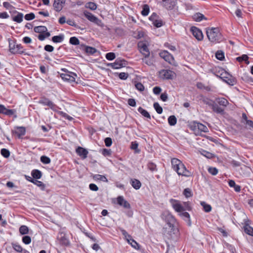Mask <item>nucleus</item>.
I'll return each instance as SVG.
<instances>
[{
  "instance_id": "18",
  "label": "nucleus",
  "mask_w": 253,
  "mask_h": 253,
  "mask_svg": "<svg viewBox=\"0 0 253 253\" xmlns=\"http://www.w3.org/2000/svg\"><path fill=\"white\" fill-rule=\"evenodd\" d=\"M77 154L83 159H85L87 157L88 151L82 147L79 146L76 150Z\"/></svg>"
},
{
  "instance_id": "43",
  "label": "nucleus",
  "mask_w": 253,
  "mask_h": 253,
  "mask_svg": "<svg viewBox=\"0 0 253 253\" xmlns=\"http://www.w3.org/2000/svg\"><path fill=\"white\" fill-rule=\"evenodd\" d=\"M85 7L92 10H94L97 8V5L95 3L93 2H88L86 3Z\"/></svg>"
},
{
  "instance_id": "14",
  "label": "nucleus",
  "mask_w": 253,
  "mask_h": 253,
  "mask_svg": "<svg viewBox=\"0 0 253 253\" xmlns=\"http://www.w3.org/2000/svg\"><path fill=\"white\" fill-rule=\"evenodd\" d=\"M66 0H54L53 7L54 10L60 12L65 5Z\"/></svg>"
},
{
  "instance_id": "33",
  "label": "nucleus",
  "mask_w": 253,
  "mask_h": 253,
  "mask_svg": "<svg viewBox=\"0 0 253 253\" xmlns=\"http://www.w3.org/2000/svg\"><path fill=\"white\" fill-rule=\"evenodd\" d=\"M138 111L142 114L144 117L150 119L151 117L149 113L145 109L142 108L141 107H139L138 109Z\"/></svg>"
},
{
  "instance_id": "58",
  "label": "nucleus",
  "mask_w": 253,
  "mask_h": 253,
  "mask_svg": "<svg viewBox=\"0 0 253 253\" xmlns=\"http://www.w3.org/2000/svg\"><path fill=\"white\" fill-rule=\"evenodd\" d=\"M57 113L60 116H61L62 117H63L66 119H67L69 121H72V120H73V118L72 117L69 116L68 114H67L66 113H65L62 111H57Z\"/></svg>"
},
{
  "instance_id": "17",
  "label": "nucleus",
  "mask_w": 253,
  "mask_h": 253,
  "mask_svg": "<svg viewBox=\"0 0 253 253\" xmlns=\"http://www.w3.org/2000/svg\"><path fill=\"white\" fill-rule=\"evenodd\" d=\"M191 133H193L195 135H203V133L209 131L208 127H203V129H200V127H189Z\"/></svg>"
},
{
  "instance_id": "31",
  "label": "nucleus",
  "mask_w": 253,
  "mask_h": 253,
  "mask_svg": "<svg viewBox=\"0 0 253 253\" xmlns=\"http://www.w3.org/2000/svg\"><path fill=\"white\" fill-rule=\"evenodd\" d=\"M64 36L61 34L58 36H55L52 38V41L55 43L61 42L64 40Z\"/></svg>"
},
{
  "instance_id": "29",
  "label": "nucleus",
  "mask_w": 253,
  "mask_h": 253,
  "mask_svg": "<svg viewBox=\"0 0 253 253\" xmlns=\"http://www.w3.org/2000/svg\"><path fill=\"white\" fill-rule=\"evenodd\" d=\"M142 61L148 66H151L153 64V60L149 56L144 55V57L142 59Z\"/></svg>"
},
{
  "instance_id": "9",
  "label": "nucleus",
  "mask_w": 253,
  "mask_h": 253,
  "mask_svg": "<svg viewBox=\"0 0 253 253\" xmlns=\"http://www.w3.org/2000/svg\"><path fill=\"white\" fill-rule=\"evenodd\" d=\"M39 103L42 104L43 105L48 106L51 109H52L54 111H57V110L59 109V107L54 104L52 101L49 100L47 98H41L39 101Z\"/></svg>"
},
{
  "instance_id": "54",
  "label": "nucleus",
  "mask_w": 253,
  "mask_h": 253,
  "mask_svg": "<svg viewBox=\"0 0 253 253\" xmlns=\"http://www.w3.org/2000/svg\"><path fill=\"white\" fill-rule=\"evenodd\" d=\"M41 161L44 164H48L50 163V159L46 156H42L41 157Z\"/></svg>"
},
{
  "instance_id": "53",
  "label": "nucleus",
  "mask_w": 253,
  "mask_h": 253,
  "mask_svg": "<svg viewBox=\"0 0 253 253\" xmlns=\"http://www.w3.org/2000/svg\"><path fill=\"white\" fill-rule=\"evenodd\" d=\"M204 18H205L204 15L203 14H201V13H196L194 16V19L196 21H201Z\"/></svg>"
},
{
  "instance_id": "34",
  "label": "nucleus",
  "mask_w": 253,
  "mask_h": 253,
  "mask_svg": "<svg viewBox=\"0 0 253 253\" xmlns=\"http://www.w3.org/2000/svg\"><path fill=\"white\" fill-rule=\"evenodd\" d=\"M23 46L21 44H16V50H14L13 48H12V50H13V54H21V53H23L24 52L23 50Z\"/></svg>"
},
{
  "instance_id": "23",
  "label": "nucleus",
  "mask_w": 253,
  "mask_h": 253,
  "mask_svg": "<svg viewBox=\"0 0 253 253\" xmlns=\"http://www.w3.org/2000/svg\"><path fill=\"white\" fill-rule=\"evenodd\" d=\"M178 215L182 217L184 220L188 223L189 225H191L190 216V214L186 211H182Z\"/></svg>"
},
{
  "instance_id": "44",
  "label": "nucleus",
  "mask_w": 253,
  "mask_h": 253,
  "mask_svg": "<svg viewBox=\"0 0 253 253\" xmlns=\"http://www.w3.org/2000/svg\"><path fill=\"white\" fill-rule=\"evenodd\" d=\"M59 242L60 244L64 246H68L69 245V241L67 238L63 236L60 238Z\"/></svg>"
},
{
  "instance_id": "48",
  "label": "nucleus",
  "mask_w": 253,
  "mask_h": 253,
  "mask_svg": "<svg viewBox=\"0 0 253 253\" xmlns=\"http://www.w3.org/2000/svg\"><path fill=\"white\" fill-rule=\"evenodd\" d=\"M154 108L156 110V112L159 114H161L163 112V108L162 107H161L159 105V104L157 102H155L154 103Z\"/></svg>"
},
{
  "instance_id": "46",
  "label": "nucleus",
  "mask_w": 253,
  "mask_h": 253,
  "mask_svg": "<svg viewBox=\"0 0 253 253\" xmlns=\"http://www.w3.org/2000/svg\"><path fill=\"white\" fill-rule=\"evenodd\" d=\"M0 153L1 155L5 158H7L10 156L9 151L5 148H2L0 150Z\"/></svg>"
},
{
  "instance_id": "56",
  "label": "nucleus",
  "mask_w": 253,
  "mask_h": 253,
  "mask_svg": "<svg viewBox=\"0 0 253 253\" xmlns=\"http://www.w3.org/2000/svg\"><path fill=\"white\" fill-rule=\"evenodd\" d=\"M22 242L26 245H29L31 242V238L30 236L26 235L23 237Z\"/></svg>"
},
{
  "instance_id": "62",
  "label": "nucleus",
  "mask_w": 253,
  "mask_h": 253,
  "mask_svg": "<svg viewBox=\"0 0 253 253\" xmlns=\"http://www.w3.org/2000/svg\"><path fill=\"white\" fill-rule=\"evenodd\" d=\"M12 247L13 249L17 252H22L23 251L22 247L19 244H13Z\"/></svg>"
},
{
  "instance_id": "8",
  "label": "nucleus",
  "mask_w": 253,
  "mask_h": 253,
  "mask_svg": "<svg viewBox=\"0 0 253 253\" xmlns=\"http://www.w3.org/2000/svg\"><path fill=\"white\" fill-rule=\"evenodd\" d=\"M126 61L125 60L118 58L115 62L107 64V66L111 67L113 69H118L126 66Z\"/></svg>"
},
{
  "instance_id": "51",
  "label": "nucleus",
  "mask_w": 253,
  "mask_h": 253,
  "mask_svg": "<svg viewBox=\"0 0 253 253\" xmlns=\"http://www.w3.org/2000/svg\"><path fill=\"white\" fill-rule=\"evenodd\" d=\"M218 103L220 105L226 107L228 104L229 102L227 99L224 98H219Z\"/></svg>"
},
{
  "instance_id": "40",
  "label": "nucleus",
  "mask_w": 253,
  "mask_h": 253,
  "mask_svg": "<svg viewBox=\"0 0 253 253\" xmlns=\"http://www.w3.org/2000/svg\"><path fill=\"white\" fill-rule=\"evenodd\" d=\"M227 77L228 78L226 81L227 84L230 85H233L236 84V80L235 78L233 77L230 75H229Z\"/></svg>"
},
{
  "instance_id": "30",
  "label": "nucleus",
  "mask_w": 253,
  "mask_h": 253,
  "mask_svg": "<svg viewBox=\"0 0 253 253\" xmlns=\"http://www.w3.org/2000/svg\"><path fill=\"white\" fill-rule=\"evenodd\" d=\"M228 184L230 187H233L234 188V190L236 192H239L241 190V186L236 184L235 181L233 180H230L228 182Z\"/></svg>"
},
{
  "instance_id": "26",
  "label": "nucleus",
  "mask_w": 253,
  "mask_h": 253,
  "mask_svg": "<svg viewBox=\"0 0 253 253\" xmlns=\"http://www.w3.org/2000/svg\"><path fill=\"white\" fill-rule=\"evenodd\" d=\"M34 30L35 32L40 34L48 32L47 28L44 26H36L34 28Z\"/></svg>"
},
{
  "instance_id": "52",
  "label": "nucleus",
  "mask_w": 253,
  "mask_h": 253,
  "mask_svg": "<svg viewBox=\"0 0 253 253\" xmlns=\"http://www.w3.org/2000/svg\"><path fill=\"white\" fill-rule=\"evenodd\" d=\"M50 36V33L49 32H46V33H44L43 34H40L38 37V38L39 40L40 41H43L45 38H48L49 37V36Z\"/></svg>"
},
{
  "instance_id": "4",
  "label": "nucleus",
  "mask_w": 253,
  "mask_h": 253,
  "mask_svg": "<svg viewBox=\"0 0 253 253\" xmlns=\"http://www.w3.org/2000/svg\"><path fill=\"white\" fill-rule=\"evenodd\" d=\"M161 218L166 223V226H177L176 219L169 211H164L161 214Z\"/></svg>"
},
{
  "instance_id": "64",
  "label": "nucleus",
  "mask_w": 253,
  "mask_h": 253,
  "mask_svg": "<svg viewBox=\"0 0 253 253\" xmlns=\"http://www.w3.org/2000/svg\"><path fill=\"white\" fill-rule=\"evenodd\" d=\"M135 88L140 91H142L144 90V86L141 83H136L135 84Z\"/></svg>"
},
{
  "instance_id": "25",
  "label": "nucleus",
  "mask_w": 253,
  "mask_h": 253,
  "mask_svg": "<svg viewBox=\"0 0 253 253\" xmlns=\"http://www.w3.org/2000/svg\"><path fill=\"white\" fill-rule=\"evenodd\" d=\"M92 178L95 181H101L105 182H107L108 179L105 175L100 174H94L92 176Z\"/></svg>"
},
{
  "instance_id": "63",
  "label": "nucleus",
  "mask_w": 253,
  "mask_h": 253,
  "mask_svg": "<svg viewBox=\"0 0 253 253\" xmlns=\"http://www.w3.org/2000/svg\"><path fill=\"white\" fill-rule=\"evenodd\" d=\"M208 171L211 174L213 175H215L217 174L218 171V169L215 168L210 167L208 169Z\"/></svg>"
},
{
  "instance_id": "7",
  "label": "nucleus",
  "mask_w": 253,
  "mask_h": 253,
  "mask_svg": "<svg viewBox=\"0 0 253 253\" xmlns=\"http://www.w3.org/2000/svg\"><path fill=\"white\" fill-rule=\"evenodd\" d=\"M0 114H3L8 117L13 116L15 118L17 117L16 110L8 109L2 104H0Z\"/></svg>"
},
{
  "instance_id": "50",
  "label": "nucleus",
  "mask_w": 253,
  "mask_h": 253,
  "mask_svg": "<svg viewBox=\"0 0 253 253\" xmlns=\"http://www.w3.org/2000/svg\"><path fill=\"white\" fill-rule=\"evenodd\" d=\"M215 57L219 60H223L224 58V53L222 51H217L215 54Z\"/></svg>"
},
{
  "instance_id": "6",
  "label": "nucleus",
  "mask_w": 253,
  "mask_h": 253,
  "mask_svg": "<svg viewBox=\"0 0 253 253\" xmlns=\"http://www.w3.org/2000/svg\"><path fill=\"white\" fill-rule=\"evenodd\" d=\"M159 54L161 58H163L166 61L168 62L170 64L174 66H176L177 65L173 56L167 51L164 50L161 51Z\"/></svg>"
},
{
  "instance_id": "21",
  "label": "nucleus",
  "mask_w": 253,
  "mask_h": 253,
  "mask_svg": "<svg viewBox=\"0 0 253 253\" xmlns=\"http://www.w3.org/2000/svg\"><path fill=\"white\" fill-rule=\"evenodd\" d=\"M164 6L169 9H172L175 5L176 0H162Z\"/></svg>"
},
{
  "instance_id": "12",
  "label": "nucleus",
  "mask_w": 253,
  "mask_h": 253,
  "mask_svg": "<svg viewBox=\"0 0 253 253\" xmlns=\"http://www.w3.org/2000/svg\"><path fill=\"white\" fill-rule=\"evenodd\" d=\"M12 135L19 139L22 138V137L25 134V127H14L12 130Z\"/></svg>"
},
{
  "instance_id": "28",
  "label": "nucleus",
  "mask_w": 253,
  "mask_h": 253,
  "mask_svg": "<svg viewBox=\"0 0 253 253\" xmlns=\"http://www.w3.org/2000/svg\"><path fill=\"white\" fill-rule=\"evenodd\" d=\"M31 175L33 177L37 180L40 179L42 176V172L38 169H34L31 172Z\"/></svg>"
},
{
  "instance_id": "2",
  "label": "nucleus",
  "mask_w": 253,
  "mask_h": 253,
  "mask_svg": "<svg viewBox=\"0 0 253 253\" xmlns=\"http://www.w3.org/2000/svg\"><path fill=\"white\" fill-rule=\"evenodd\" d=\"M210 41L213 43H219L223 40V37L217 28H209L206 31Z\"/></svg>"
},
{
  "instance_id": "32",
  "label": "nucleus",
  "mask_w": 253,
  "mask_h": 253,
  "mask_svg": "<svg viewBox=\"0 0 253 253\" xmlns=\"http://www.w3.org/2000/svg\"><path fill=\"white\" fill-rule=\"evenodd\" d=\"M127 241L128 243L133 248L137 250L139 249V244L131 237L130 238V239H128Z\"/></svg>"
},
{
  "instance_id": "42",
  "label": "nucleus",
  "mask_w": 253,
  "mask_h": 253,
  "mask_svg": "<svg viewBox=\"0 0 253 253\" xmlns=\"http://www.w3.org/2000/svg\"><path fill=\"white\" fill-rule=\"evenodd\" d=\"M248 56L246 54H243L241 56L238 57L236 58L237 60L239 62H242L244 61L247 64H249V61H248Z\"/></svg>"
},
{
  "instance_id": "37",
  "label": "nucleus",
  "mask_w": 253,
  "mask_h": 253,
  "mask_svg": "<svg viewBox=\"0 0 253 253\" xmlns=\"http://www.w3.org/2000/svg\"><path fill=\"white\" fill-rule=\"evenodd\" d=\"M19 232L22 235H26L29 233V228L26 225H22L19 228Z\"/></svg>"
},
{
  "instance_id": "27",
  "label": "nucleus",
  "mask_w": 253,
  "mask_h": 253,
  "mask_svg": "<svg viewBox=\"0 0 253 253\" xmlns=\"http://www.w3.org/2000/svg\"><path fill=\"white\" fill-rule=\"evenodd\" d=\"M212 109L214 112H216L217 113L220 114H223L224 113V109L215 103L212 104Z\"/></svg>"
},
{
  "instance_id": "22",
  "label": "nucleus",
  "mask_w": 253,
  "mask_h": 253,
  "mask_svg": "<svg viewBox=\"0 0 253 253\" xmlns=\"http://www.w3.org/2000/svg\"><path fill=\"white\" fill-rule=\"evenodd\" d=\"M241 122L246 126H253V122L251 120H248L247 116L244 113L242 114Z\"/></svg>"
},
{
  "instance_id": "13",
  "label": "nucleus",
  "mask_w": 253,
  "mask_h": 253,
  "mask_svg": "<svg viewBox=\"0 0 253 253\" xmlns=\"http://www.w3.org/2000/svg\"><path fill=\"white\" fill-rule=\"evenodd\" d=\"M170 203L172 205V207L175 211L180 213L182 211H184V207L182 205L180 202L177 200L171 199Z\"/></svg>"
},
{
  "instance_id": "5",
  "label": "nucleus",
  "mask_w": 253,
  "mask_h": 253,
  "mask_svg": "<svg viewBox=\"0 0 253 253\" xmlns=\"http://www.w3.org/2000/svg\"><path fill=\"white\" fill-rule=\"evenodd\" d=\"M159 76L164 80H173L176 78V74L172 70L163 69L159 72Z\"/></svg>"
},
{
  "instance_id": "1",
  "label": "nucleus",
  "mask_w": 253,
  "mask_h": 253,
  "mask_svg": "<svg viewBox=\"0 0 253 253\" xmlns=\"http://www.w3.org/2000/svg\"><path fill=\"white\" fill-rule=\"evenodd\" d=\"M171 163L172 169L179 175L185 177H189L191 175V172L186 169L184 165L178 159H172Z\"/></svg>"
},
{
  "instance_id": "49",
  "label": "nucleus",
  "mask_w": 253,
  "mask_h": 253,
  "mask_svg": "<svg viewBox=\"0 0 253 253\" xmlns=\"http://www.w3.org/2000/svg\"><path fill=\"white\" fill-rule=\"evenodd\" d=\"M69 42L73 45H79L80 44V41L79 39L75 37H73L70 39Z\"/></svg>"
},
{
  "instance_id": "11",
  "label": "nucleus",
  "mask_w": 253,
  "mask_h": 253,
  "mask_svg": "<svg viewBox=\"0 0 253 253\" xmlns=\"http://www.w3.org/2000/svg\"><path fill=\"white\" fill-rule=\"evenodd\" d=\"M84 16L90 22H92L98 26L101 25L102 23L101 21L90 12L87 11H84Z\"/></svg>"
},
{
  "instance_id": "45",
  "label": "nucleus",
  "mask_w": 253,
  "mask_h": 253,
  "mask_svg": "<svg viewBox=\"0 0 253 253\" xmlns=\"http://www.w3.org/2000/svg\"><path fill=\"white\" fill-rule=\"evenodd\" d=\"M149 12V7L147 4H144L143 6V9L141 11V14L143 16H147Z\"/></svg>"
},
{
  "instance_id": "59",
  "label": "nucleus",
  "mask_w": 253,
  "mask_h": 253,
  "mask_svg": "<svg viewBox=\"0 0 253 253\" xmlns=\"http://www.w3.org/2000/svg\"><path fill=\"white\" fill-rule=\"evenodd\" d=\"M153 24L156 27L159 28L163 26V23L161 19L158 18L153 22Z\"/></svg>"
},
{
  "instance_id": "10",
  "label": "nucleus",
  "mask_w": 253,
  "mask_h": 253,
  "mask_svg": "<svg viewBox=\"0 0 253 253\" xmlns=\"http://www.w3.org/2000/svg\"><path fill=\"white\" fill-rule=\"evenodd\" d=\"M137 46L139 51L143 55V56L150 55V51L145 42L142 41L138 42L137 43Z\"/></svg>"
},
{
  "instance_id": "15",
  "label": "nucleus",
  "mask_w": 253,
  "mask_h": 253,
  "mask_svg": "<svg viewBox=\"0 0 253 253\" xmlns=\"http://www.w3.org/2000/svg\"><path fill=\"white\" fill-rule=\"evenodd\" d=\"M70 73L71 75L68 73H62L60 74V77L65 81H68L70 82H75V77H77V75L74 73Z\"/></svg>"
},
{
  "instance_id": "35",
  "label": "nucleus",
  "mask_w": 253,
  "mask_h": 253,
  "mask_svg": "<svg viewBox=\"0 0 253 253\" xmlns=\"http://www.w3.org/2000/svg\"><path fill=\"white\" fill-rule=\"evenodd\" d=\"M244 232L250 235V236H253V228L251 226L248 225H246L244 227Z\"/></svg>"
},
{
  "instance_id": "60",
  "label": "nucleus",
  "mask_w": 253,
  "mask_h": 253,
  "mask_svg": "<svg viewBox=\"0 0 253 253\" xmlns=\"http://www.w3.org/2000/svg\"><path fill=\"white\" fill-rule=\"evenodd\" d=\"M215 76L219 77L222 80H223L224 78L227 79L228 76L229 75L226 72H223L222 71V72L220 74V75H218L217 74H215Z\"/></svg>"
},
{
  "instance_id": "19",
  "label": "nucleus",
  "mask_w": 253,
  "mask_h": 253,
  "mask_svg": "<svg viewBox=\"0 0 253 253\" xmlns=\"http://www.w3.org/2000/svg\"><path fill=\"white\" fill-rule=\"evenodd\" d=\"M81 46V49L85 51L87 54L92 55L97 51L96 49L94 47L86 46L84 44H82Z\"/></svg>"
},
{
  "instance_id": "39",
  "label": "nucleus",
  "mask_w": 253,
  "mask_h": 253,
  "mask_svg": "<svg viewBox=\"0 0 253 253\" xmlns=\"http://www.w3.org/2000/svg\"><path fill=\"white\" fill-rule=\"evenodd\" d=\"M201 205L203 206L204 210L206 212H209L211 210V205L207 204L205 202H201Z\"/></svg>"
},
{
  "instance_id": "38",
  "label": "nucleus",
  "mask_w": 253,
  "mask_h": 253,
  "mask_svg": "<svg viewBox=\"0 0 253 253\" xmlns=\"http://www.w3.org/2000/svg\"><path fill=\"white\" fill-rule=\"evenodd\" d=\"M32 183L40 187L41 190H44L45 187V184L42 181L37 179L32 181Z\"/></svg>"
},
{
  "instance_id": "57",
  "label": "nucleus",
  "mask_w": 253,
  "mask_h": 253,
  "mask_svg": "<svg viewBox=\"0 0 253 253\" xmlns=\"http://www.w3.org/2000/svg\"><path fill=\"white\" fill-rule=\"evenodd\" d=\"M105 57L108 60H113L116 58V55L114 52H109L106 54Z\"/></svg>"
},
{
  "instance_id": "41",
  "label": "nucleus",
  "mask_w": 253,
  "mask_h": 253,
  "mask_svg": "<svg viewBox=\"0 0 253 253\" xmlns=\"http://www.w3.org/2000/svg\"><path fill=\"white\" fill-rule=\"evenodd\" d=\"M177 119L174 115L169 116L168 118V123L170 126H174L176 124Z\"/></svg>"
},
{
  "instance_id": "36",
  "label": "nucleus",
  "mask_w": 253,
  "mask_h": 253,
  "mask_svg": "<svg viewBox=\"0 0 253 253\" xmlns=\"http://www.w3.org/2000/svg\"><path fill=\"white\" fill-rule=\"evenodd\" d=\"M17 13L16 16L12 17V20L17 23H21L23 21V14L22 13Z\"/></svg>"
},
{
  "instance_id": "24",
  "label": "nucleus",
  "mask_w": 253,
  "mask_h": 253,
  "mask_svg": "<svg viewBox=\"0 0 253 253\" xmlns=\"http://www.w3.org/2000/svg\"><path fill=\"white\" fill-rule=\"evenodd\" d=\"M130 183L133 188L136 190L140 189L141 186V183L140 181L136 179H131L130 180Z\"/></svg>"
},
{
  "instance_id": "55",
  "label": "nucleus",
  "mask_w": 253,
  "mask_h": 253,
  "mask_svg": "<svg viewBox=\"0 0 253 253\" xmlns=\"http://www.w3.org/2000/svg\"><path fill=\"white\" fill-rule=\"evenodd\" d=\"M183 194L186 198H189L192 197V193L190 188H186L183 191Z\"/></svg>"
},
{
  "instance_id": "47",
  "label": "nucleus",
  "mask_w": 253,
  "mask_h": 253,
  "mask_svg": "<svg viewBox=\"0 0 253 253\" xmlns=\"http://www.w3.org/2000/svg\"><path fill=\"white\" fill-rule=\"evenodd\" d=\"M147 167L151 171L157 170L156 165L152 162H149L147 164Z\"/></svg>"
},
{
  "instance_id": "3",
  "label": "nucleus",
  "mask_w": 253,
  "mask_h": 253,
  "mask_svg": "<svg viewBox=\"0 0 253 253\" xmlns=\"http://www.w3.org/2000/svg\"><path fill=\"white\" fill-rule=\"evenodd\" d=\"M178 232L177 226H166L162 229V234L164 237L168 240L174 239Z\"/></svg>"
},
{
  "instance_id": "16",
  "label": "nucleus",
  "mask_w": 253,
  "mask_h": 253,
  "mask_svg": "<svg viewBox=\"0 0 253 253\" xmlns=\"http://www.w3.org/2000/svg\"><path fill=\"white\" fill-rule=\"evenodd\" d=\"M193 35L198 40L201 41L203 39V35L202 31L196 27H192L191 28Z\"/></svg>"
},
{
  "instance_id": "20",
  "label": "nucleus",
  "mask_w": 253,
  "mask_h": 253,
  "mask_svg": "<svg viewBox=\"0 0 253 253\" xmlns=\"http://www.w3.org/2000/svg\"><path fill=\"white\" fill-rule=\"evenodd\" d=\"M117 203L126 209H129L130 205L127 201H126L123 196H120L117 198Z\"/></svg>"
},
{
  "instance_id": "61",
  "label": "nucleus",
  "mask_w": 253,
  "mask_h": 253,
  "mask_svg": "<svg viewBox=\"0 0 253 253\" xmlns=\"http://www.w3.org/2000/svg\"><path fill=\"white\" fill-rule=\"evenodd\" d=\"M138 144L136 141H133L131 143V149L134 150L136 152H139L140 151L138 149Z\"/></svg>"
}]
</instances>
